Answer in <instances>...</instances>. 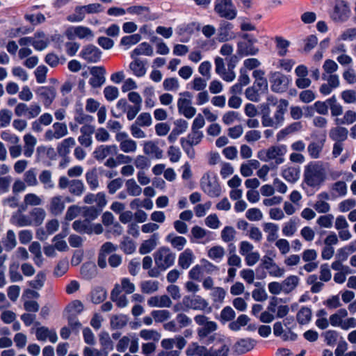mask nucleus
<instances>
[{"label":"nucleus","mask_w":356,"mask_h":356,"mask_svg":"<svg viewBox=\"0 0 356 356\" xmlns=\"http://www.w3.org/2000/svg\"><path fill=\"white\" fill-rule=\"evenodd\" d=\"M268 102H270V104L276 106V110L271 116L268 106L264 107L261 114V124L264 127L277 129L284 124V115L289 106V102L284 99L277 102L272 97L268 98Z\"/></svg>","instance_id":"f257e3e1"},{"label":"nucleus","mask_w":356,"mask_h":356,"mask_svg":"<svg viewBox=\"0 0 356 356\" xmlns=\"http://www.w3.org/2000/svg\"><path fill=\"white\" fill-rule=\"evenodd\" d=\"M326 178V169L321 161H311L305 166L303 181L308 186L318 190Z\"/></svg>","instance_id":"f03ea898"},{"label":"nucleus","mask_w":356,"mask_h":356,"mask_svg":"<svg viewBox=\"0 0 356 356\" xmlns=\"http://www.w3.org/2000/svg\"><path fill=\"white\" fill-rule=\"evenodd\" d=\"M287 150V146L284 144L272 145L267 149L259 150L257 156L263 162L273 161L276 165H280L285 161Z\"/></svg>","instance_id":"7ed1b4c3"},{"label":"nucleus","mask_w":356,"mask_h":356,"mask_svg":"<svg viewBox=\"0 0 356 356\" xmlns=\"http://www.w3.org/2000/svg\"><path fill=\"white\" fill-rule=\"evenodd\" d=\"M201 190L210 197H218L221 195V187L216 173L207 172L200 179Z\"/></svg>","instance_id":"20e7f679"},{"label":"nucleus","mask_w":356,"mask_h":356,"mask_svg":"<svg viewBox=\"0 0 356 356\" xmlns=\"http://www.w3.org/2000/svg\"><path fill=\"white\" fill-rule=\"evenodd\" d=\"M348 311L346 309H338L330 316V325L344 330L356 327V318L354 317L348 318Z\"/></svg>","instance_id":"39448f33"},{"label":"nucleus","mask_w":356,"mask_h":356,"mask_svg":"<svg viewBox=\"0 0 356 356\" xmlns=\"http://www.w3.org/2000/svg\"><path fill=\"white\" fill-rule=\"evenodd\" d=\"M154 258L156 266L165 270L174 264L176 254L169 248L161 247L155 252Z\"/></svg>","instance_id":"423d86ee"},{"label":"nucleus","mask_w":356,"mask_h":356,"mask_svg":"<svg viewBox=\"0 0 356 356\" xmlns=\"http://www.w3.org/2000/svg\"><path fill=\"white\" fill-rule=\"evenodd\" d=\"M195 322L201 327L197 328V333L200 341L204 340L209 334L218 329L216 322L209 321V318L204 315L198 314L194 317Z\"/></svg>","instance_id":"0eeeda50"},{"label":"nucleus","mask_w":356,"mask_h":356,"mask_svg":"<svg viewBox=\"0 0 356 356\" xmlns=\"http://www.w3.org/2000/svg\"><path fill=\"white\" fill-rule=\"evenodd\" d=\"M183 305L186 309L204 311L210 313L212 310L209 302L200 296H186L183 298Z\"/></svg>","instance_id":"6e6552de"},{"label":"nucleus","mask_w":356,"mask_h":356,"mask_svg":"<svg viewBox=\"0 0 356 356\" xmlns=\"http://www.w3.org/2000/svg\"><path fill=\"white\" fill-rule=\"evenodd\" d=\"M179 95L181 97L177 101L179 112L186 118H192L196 113V108L191 105L192 95L189 92H184Z\"/></svg>","instance_id":"1a4fd4ad"},{"label":"nucleus","mask_w":356,"mask_h":356,"mask_svg":"<svg viewBox=\"0 0 356 356\" xmlns=\"http://www.w3.org/2000/svg\"><path fill=\"white\" fill-rule=\"evenodd\" d=\"M74 231L81 234H100L103 232V227L99 223H92L88 220H77L72 224Z\"/></svg>","instance_id":"9d476101"},{"label":"nucleus","mask_w":356,"mask_h":356,"mask_svg":"<svg viewBox=\"0 0 356 356\" xmlns=\"http://www.w3.org/2000/svg\"><path fill=\"white\" fill-rule=\"evenodd\" d=\"M214 10L220 17L229 20L234 19L237 15V10L232 0H217Z\"/></svg>","instance_id":"9b49d317"},{"label":"nucleus","mask_w":356,"mask_h":356,"mask_svg":"<svg viewBox=\"0 0 356 356\" xmlns=\"http://www.w3.org/2000/svg\"><path fill=\"white\" fill-rule=\"evenodd\" d=\"M115 140L119 143L120 149L125 154L136 152L138 145L136 141L131 139L127 132H118L115 135Z\"/></svg>","instance_id":"f8f14e48"},{"label":"nucleus","mask_w":356,"mask_h":356,"mask_svg":"<svg viewBox=\"0 0 356 356\" xmlns=\"http://www.w3.org/2000/svg\"><path fill=\"white\" fill-rule=\"evenodd\" d=\"M128 347L129 348V351L132 353H136L138 351L139 339L136 334L131 333L122 337L116 346V350L118 352L123 353Z\"/></svg>","instance_id":"ddd939ff"},{"label":"nucleus","mask_w":356,"mask_h":356,"mask_svg":"<svg viewBox=\"0 0 356 356\" xmlns=\"http://www.w3.org/2000/svg\"><path fill=\"white\" fill-rule=\"evenodd\" d=\"M68 134L67 127L65 123L55 122L51 128L48 129L44 134V138L47 141L58 140Z\"/></svg>","instance_id":"4468645a"},{"label":"nucleus","mask_w":356,"mask_h":356,"mask_svg":"<svg viewBox=\"0 0 356 356\" xmlns=\"http://www.w3.org/2000/svg\"><path fill=\"white\" fill-rule=\"evenodd\" d=\"M243 38L247 41H241L237 44V54L241 56H246L248 55H256L259 49L254 46L256 39L250 38L249 35L245 34Z\"/></svg>","instance_id":"2eb2a0df"},{"label":"nucleus","mask_w":356,"mask_h":356,"mask_svg":"<svg viewBox=\"0 0 356 356\" xmlns=\"http://www.w3.org/2000/svg\"><path fill=\"white\" fill-rule=\"evenodd\" d=\"M215 71L224 81L232 82L236 78V74L231 68V64H228V70H226L224 60L220 57L215 59Z\"/></svg>","instance_id":"dca6fc26"},{"label":"nucleus","mask_w":356,"mask_h":356,"mask_svg":"<svg viewBox=\"0 0 356 356\" xmlns=\"http://www.w3.org/2000/svg\"><path fill=\"white\" fill-rule=\"evenodd\" d=\"M350 16V8L344 1H337L331 13V18L338 22L346 21Z\"/></svg>","instance_id":"f3484780"},{"label":"nucleus","mask_w":356,"mask_h":356,"mask_svg":"<svg viewBox=\"0 0 356 356\" xmlns=\"http://www.w3.org/2000/svg\"><path fill=\"white\" fill-rule=\"evenodd\" d=\"M79 56L88 63H95L100 60L102 51L95 45L88 44L83 47Z\"/></svg>","instance_id":"a211bd4d"},{"label":"nucleus","mask_w":356,"mask_h":356,"mask_svg":"<svg viewBox=\"0 0 356 356\" xmlns=\"http://www.w3.org/2000/svg\"><path fill=\"white\" fill-rule=\"evenodd\" d=\"M66 35L70 39L78 38L81 40H91L94 38L92 31L88 27L83 26L70 27L66 31Z\"/></svg>","instance_id":"6ab92c4d"},{"label":"nucleus","mask_w":356,"mask_h":356,"mask_svg":"<svg viewBox=\"0 0 356 356\" xmlns=\"http://www.w3.org/2000/svg\"><path fill=\"white\" fill-rule=\"evenodd\" d=\"M234 25L227 21H222L218 29L217 39L220 42H226L236 38L233 31Z\"/></svg>","instance_id":"aec40b11"},{"label":"nucleus","mask_w":356,"mask_h":356,"mask_svg":"<svg viewBox=\"0 0 356 356\" xmlns=\"http://www.w3.org/2000/svg\"><path fill=\"white\" fill-rule=\"evenodd\" d=\"M92 77L89 83L92 88L101 87L105 82L106 70L102 66H93L90 69Z\"/></svg>","instance_id":"412c9836"},{"label":"nucleus","mask_w":356,"mask_h":356,"mask_svg":"<svg viewBox=\"0 0 356 356\" xmlns=\"http://www.w3.org/2000/svg\"><path fill=\"white\" fill-rule=\"evenodd\" d=\"M118 148L116 145H102L94 151V156L98 161H103L108 156L118 154Z\"/></svg>","instance_id":"4be33fe9"},{"label":"nucleus","mask_w":356,"mask_h":356,"mask_svg":"<svg viewBox=\"0 0 356 356\" xmlns=\"http://www.w3.org/2000/svg\"><path fill=\"white\" fill-rule=\"evenodd\" d=\"M43 105L49 108L56 97V91L51 87H40L36 92Z\"/></svg>","instance_id":"5701e85b"},{"label":"nucleus","mask_w":356,"mask_h":356,"mask_svg":"<svg viewBox=\"0 0 356 356\" xmlns=\"http://www.w3.org/2000/svg\"><path fill=\"white\" fill-rule=\"evenodd\" d=\"M281 176L289 183L294 184L300 176L299 167L284 165L281 170Z\"/></svg>","instance_id":"b1692460"},{"label":"nucleus","mask_w":356,"mask_h":356,"mask_svg":"<svg viewBox=\"0 0 356 356\" xmlns=\"http://www.w3.org/2000/svg\"><path fill=\"white\" fill-rule=\"evenodd\" d=\"M329 195L325 192L318 194L316 200L314 204V209L319 213H327L330 211V205L327 202Z\"/></svg>","instance_id":"393cba45"},{"label":"nucleus","mask_w":356,"mask_h":356,"mask_svg":"<svg viewBox=\"0 0 356 356\" xmlns=\"http://www.w3.org/2000/svg\"><path fill=\"white\" fill-rule=\"evenodd\" d=\"M65 207V204L63 197L56 195L50 199L48 210L54 216H58L63 213Z\"/></svg>","instance_id":"a878e982"},{"label":"nucleus","mask_w":356,"mask_h":356,"mask_svg":"<svg viewBox=\"0 0 356 356\" xmlns=\"http://www.w3.org/2000/svg\"><path fill=\"white\" fill-rule=\"evenodd\" d=\"M35 335L38 341L49 340L51 343H56L58 340L56 332L44 326L37 328Z\"/></svg>","instance_id":"bb28decb"},{"label":"nucleus","mask_w":356,"mask_h":356,"mask_svg":"<svg viewBox=\"0 0 356 356\" xmlns=\"http://www.w3.org/2000/svg\"><path fill=\"white\" fill-rule=\"evenodd\" d=\"M24 143L23 154L26 158H30L33 156L35 147L37 144V138L31 134H26L23 136Z\"/></svg>","instance_id":"cd10ccee"},{"label":"nucleus","mask_w":356,"mask_h":356,"mask_svg":"<svg viewBox=\"0 0 356 356\" xmlns=\"http://www.w3.org/2000/svg\"><path fill=\"white\" fill-rule=\"evenodd\" d=\"M133 59L129 66L131 73L137 77L144 76L147 72L146 63L137 58Z\"/></svg>","instance_id":"c85d7f7f"},{"label":"nucleus","mask_w":356,"mask_h":356,"mask_svg":"<svg viewBox=\"0 0 356 356\" xmlns=\"http://www.w3.org/2000/svg\"><path fill=\"white\" fill-rule=\"evenodd\" d=\"M191 234L200 243H207L212 239L211 232L197 225L192 228Z\"/></svg>","instance_id":"c756f323"},{"label":"nucleus","mask_w":356,"mask_h":356,"mask_svg":"<svg viewBox=\"0 0 356 356\" xmlns=\"http://www.w3.org/2000/svg\"><path fill=\"white\" fill-rule=\"evenodd\" d=\"M147 305L150 307H170L172 305L170 298L166 296H152L147 300Z\"/></svg>","instance_id":"7c9ffc66"},{"label":"nucleus","mask_w":356,"mask_h":356,"mask_svg":"<svg viewBox=\"0 0 356 356\" xmlns=\"http://www.w3.org/2000/svg\"><path fill=\"white\" fill-rule=\"evenodd\" d=\"M143 152L145 154L157 159L163 157V151L153 141L149 140L144 143Z\"/></svg>","instance_id":"2f4dec72"},{"label":"nucleus","mask_w":356,"mask_h":356,"mask_svg":"<svg viewBox=\"0 0 356 356\" xmlns=\"http://www.w3.org/2000/svg\"><path fill=\"white\" fill-rule=\"evenodd\" d=\"M195 254L192 250L186 248L181 252L178 259V264L183 269H187L194 262Z\"/></svg>","instance_id":"473e14b6"},{"label":"nucleus","mask_w":356,"mask_h":356,"mask_svg":"<svg viewBox=\"0 0 356 356\" xmlns=\"http://www.w3.org/2000/svg\"><path fill=\"white\" fill-rule=\"evenodd\" d=\"M159 238L158 234H153L149 238L142 243L139 248V252L142 254H146L152 252L156 247Z\"/></svg>","instance_id":"72a5a7b5"},{"label":"nucleus","mask_w":356,"mask_h":356,"mask_svg":"<svg viewBox=\"0 0 356 356\" xmlns=\"http://www.w3.org/2000/svg\"><path fill=\"white\" fill-rule=\"evenodd\" d=\"M299 219L298 218H291L288 221L282 225V232L284 236L291 237L298 230Z\"/></svg>","instance_id":"f704fd0d"},{"label":"nucleus","mask_w":356,"mask_h":356,"mask_svg":"<svg viewBox=\"0 0 356 356\" xmlns=\"http://www.w3.org/2000/svg\"><path fill=\"white\" fill-rule=\"evenodd\" d=\"M255 346V341L251 339H241L234 346V351L243 354L251 350Z\"/></svg>","instance_id":"c9c22d12"},{"label":"nucleus","mask_w":356,"mask_h":356,"mask_svg":"<svg viewBox=\"0 0 356 356\" xmlns=\"http://www.w3.org/2000/svg\"><path fill=\"white\" fill-rule=\"evenodd\" d=\"M154 55L152 47L147 42H144L138 44L131 52V58H135L138 56H152Z\"/></svg>","instance_id":"e433bc0d"},{"label":"nucleus","mask_w":356,"mask_h":356,"mask_svg":"<svg viewBox=\"0 0 356 356\" xmlns=\"http://www.w3.org/2000/svg\"><path fill=\"white\" fill-rule=\"evenodd\" d=\"M348 130L341 126L333 127L329 133L330 138L335 142L341 143L348 138Z\"/></svg>","instance_id":"4c0bfd02"},{"label":"nucleus","mask_w":356,"mask_h":356,"mask_svg":"<svg viewBox=\"0 0 356 356\" xmlns=\"http://www.w3.org/2000/svg\"><path fill=\"white\" fill-rule=\"evenodd\" d=\"M272 90L277 92H282L287 88V79L280 74H275L272 78Z\"/></svg>","instance_id":"58836bf2"},{"label":"nucleus","mask_w":356,"mask_h":356,"mask_svg":"<svg viewBox=\"0 0 356 356\" xmlns=\"http://www.w3.org/2000/svg\"><path fill=\"white\" fill-rule=\"evenodd\" d=\"M10 223L17 227L31 226V218L17 211L13 213L10 218Z\"/></svg>","instance_id":"ea45409f"},{"label":"nucleus","mask_w":356,"mask_h":356,"mask_svg":"<svg viewBox=\"0 0 356 356\" xmlns=\"http://www.w3.org/2000/svg\"><path fill=\"white\" fill-rule=\"evenodd\" d=\"M263 229L266 234V240L271 243L278 238L279 226L273 222H264Z\"/></svg>","instance_id":"a19ab883"},{"label":"nucleus","mask_w":356,"mask_h":356,"mask_svg":"<svg viewBox=\"0 0 356 356\" xmlns=\"http://www.w3.org/2000/svg\"><path fill=\"white\" fill-rule=\"evenodd\" d=\"M265 73L261 70H255L252 73V76L254 79L253 86L259 88L261 91L266 92L268 90V81L264 77Z\"/></svg>","instance_id":"79ce46f5"},{"label":"nucleus","mask_w":356,"mask_h":356,"mask_svg":"<svg viewBox=\"0 0 356 356\" xmlns=\"http://www.w3.org/2000/svg\"><path fill=\"white\" fill-rule=\"evenodd\" d=\"M282 283L284 293L289 294L298 286L300 278L297 275H291L286 277Z\"/></svg>","instance_id":"37998d69"},{"label":"nucleus","mask_w":356,"mask_h":356,"mask_svg":"<svg viewBox=\"0 0 356 356\" xmlns=\"http://www.w3.org/2000/svg\"><path fill=\"white\" fill-rule=\"evenodd\" d=\"M208 348L199 345L197 342H192L186 350L187 356H207Z\"/></svg>","instance_id":"c03bdc74"},{"label":"nucleus","mask_w":356,"mask_h":356,"mask_svg":"<svg viewBox=\"0 0 356 356\" xmlns=\"http://www.w3.org/2000/svg\"><path fill=\"white\" fill-rule=\"evenodd\" d=\"M29 217L31 218V226H39L43 222L46 217V212L42 208L36 207L31 210Z\"/></svg>","instance_id":"a18cd8bd"},{"label":"nucleus","mask_w":356,"mask_h":356,"mask_svg":"<svg viewBox=\"0 0 356 356\" xmlns=\"http://www.w3.org/2000/svg\"><path fill=\"white\" fill-rule=\"evenodd\" d=\"M2 243L6 251H11L17 246V239L12 229L7 231L6 236L2 238Z\"/></svg>","instance_id":"49530a36"},{"label":"nucleus","mask_w":356,"mask_h":356,"mask_svg":"<svg viewBox=\"0 0 356 356\" xmlns=\"http://www.w3.org/2000/svg\"><path fill=\"white\" fill-rule=\"evenodd\" d=\"M121 293L118 286L114 287L111 293V298L118 307L124 308L128 306L129 301L127 296Z\"/></svg>","instance_id":"de8ad7c7"},{"label":"nucleus","mask_w":356,"mask_h":356,"mask_svg":"<svg viewBox=\"0 0 356 356\" xmlns=\"http://www.w3.org/2000/svg\"><path fill=\"white\" fill-rule=\"evenodd\" d=\"M67 229L68 227H66L63 229V231L55 236L53 238V242L54 243V248L56 250L63 252L66 251L68 249V246L65 241L63 240V238L67 236Z\"/></svg>","instance_id":"09e8293b"},{"label":"nucleus","mask_w":356,"mask_h":356,"mask_svg":"<svg viewBox=\"0 0 356 356\" xmlns=\"http://www.w3.org/2000/svg\"><path fill=\"white\" fill-rule=\"evenodd\" d=\"M165 241L171 244V245L177 250H181L187 243V240L184 236H176L174 234H169Z\"/></svg>","instance_id":"8fccbe9b"},{"label":"nucleus","mask_w":356,"mask_h":356,"mask_svg":"<svg viewBox=\"0 0 356 356\" xmlns=\"http://www.w3.org/2000/svg\"><path fill=\"white\" fill-rule=\"evenodd\" d=\"M75 145V140L74 138L69 137L63 140L57 146V151L62 156H65L70 152V149Z\"/></svg>","instance_id":"3c124183"},{"label":"nucleus","mask_w":356,"mask_h":356,"mask_svg":"<svg viewBox=\"0 0 356 356\" xmlns=\"http://www.w3.org/2000/svg\"><path fill=\"white\" fill-rule=\"evenodd\" d=\"M39 180L43 185L44 190H52L55 188V184L52 180L51 172L49 170H42L39 175Z\"/></svg>","instance_id":"603ef678"},{"label":"nucleus","mask_w":356,"mask_h":356,"mask_svg":"<svg viewBox=\"0 0 356 356\" xmlns=\"http://www.w3.org/2000/svg\"><path fill=\"white\" fill-rule=\"evenodd\" d=\"M204 134L200 130H194L191 129V132L186 138H181L180 140L193 145H198L202 140Z\"/></svg>","instance_id":"864d4df0"},{"label":"nucleus","mask_w":356,"mask_h":356,"mask_svg":"<svg viewBox=\"0 0 356 356\" xmlns=\"http://www.w3.org/2000/svg\"><path fill=\"white\" fill-rule=\"evenodd\" d=\"M120 290V292H124L127 294H131L136 290L135 284L131 282L127 277H123L120 280V283H116L114 287H117Z\"/></svg>","instance_id":"5fc2aeb1"},{"label":"nucleus","mask_w":356,"mask_h":356,"mask_svg":"<svg viewBox=\"0 0 356 356\" xmlns=\"http://www.w3.org/2000/svg\"><path fill=\"white\" fill-rule=\"evenodd\" d=\"M327 102L330 109L331 115L333 117H338L343 113V106L337 102L335 95L332 96L330 98L327 99Z\"/></svg>","instance_id":"6e6d98bb"},{"label":"nucleus","mask_w":356,"mask_h":356,"mask_svg":"<svg viewBox=\"0 0 356 356\" xmlns=\"http://www.w3.org/2000/svg\"><path fill=\"white\" fill-rule=\"evenodd\" d=\"M225 254V250L220 245L213 246L208 251V257L216 262L221 261Z\"/></svg>","instance_id":"4d7b16f0"},{"label":"nucleus","mask_w":356,"mask_h":356,"mask_svg":"<svg viewBox=\"0 0 356 356\" xmlns=\"http://www.w3.org/2000/svg\"><path fill=\"white\" fill-rule=\"evenodd\" d=\"M48 46V39L43 33H37L33 37V47L35 50L42 51Z\"/></svg>","instance_id":"13d9d810"},{"label":"nucleus","mask_w":356,"mask_h":356,"mask_svg":"<svg viewBox=\"0 0 356 356\" xmlns=\"http://www.w3.org/2000/svg\"><path fill=\"white\" fill-rule=\"evenodd\" d=\"M356 122V112L348 110L345 112L342 118H337L334 122L337 125L351 124Z\"/></svg>","instance_id":"bf43d9fd"},{"label":"nucleus","mask_w":356,"mask_h":356,"mask_svg":"<svg viewBox=\"0 0 356 356\" xmlns=\"http://www.w3.org/2000/svg\"><path fill=\"white\" fill-rule=\"evenodd\" d=\"M250 321V318L245 314H241L238 316L236 321H232L228 327L234 332L239 331L242 327L245 326Z\"/></svg>","instance_id":"052dcab7"},{"label":"nucleus","mask_w":356,"mask_h":356,"mask_svg":"<svg viewBox=\"0 0 356 356\" xmlns=\"http://www.w3.org/2000/svg\"><path fill=\"white\" fill-rule=\"evenodd\" d=\"M86 179L91 190H96L99 187L97 172L95 168L90 170L86 173Z\"/></svg>","instance_id":"680f3d73"},{"label":"nucleus","mask_w":356,"mask_h":356,"mask_svg":"<svg viewBox=\"0 0 356 356\" xmlns=\"http://www.w3.org/2000/svg\"><path fill=\"white\" fill-rule=\"evenodd\" d=\"M141 291L144 293H152L158 291L159 289V282L156 280H145L143 281L140 284Z\"/></svg>","instance_id":"e2e57ef3"},{"label":"nucleus","mask_w":356,"mask_h":356,"mask_svg":"<svg viewBox=\"0 0 356 356\" xmlns=\"http://www.w3.org/2000/svg\"><path fill=\"white\" fill-rule=\"evenodd\" d=\"M24 203L26 207H38L42 204L43 200L42 198L37 194L30 193L24 195Z\"/></svg>","instance_id":"0e129e2a"},{"label":"nucleus","mask_w":356,"mask_h":356,"mask_svg":"<svg viewBox=\"0 0 356 356\" xmlns=\"http://www.w3.org/2000/svg\"><path fill=\"white\" fill-rule=\"evenodd\" d=\"M323 147V141L312 142L307 147V151L312 159H318Z\"/></svg>","instance_id":"69168bd1"},{"label":"nucleus","mask_w":356,"mask_h":356,"mask_svg":"<svg viewBox=\"0 0 356 356\" xmlns=\"http://www.w3.org/2000/svg\"><path fill=\"white\" fill-rule=\"evenodd\" d=\"M296 318L300 324H307L312 318V310L308 307H303L298 311Z\"/></svg>","instance_id":"338daca9"},{"label":"nucleus","mask_w":356,"mask_h":356,"mask_svg":"<svg viewBox=\"0 0 356 356\" xmlns=\"http://www.w3.org/2000/svg\"><path fill=\"white\" fill-rule=\"evenodd\" d=\"M229 352V346L223 343L219 348L213 347L208 348L207 356H228Z\"/></svg>","instance_id":"774afa93"}]
</instances>
